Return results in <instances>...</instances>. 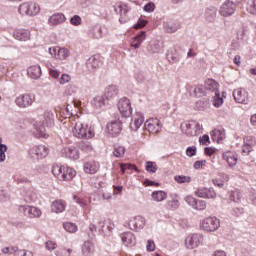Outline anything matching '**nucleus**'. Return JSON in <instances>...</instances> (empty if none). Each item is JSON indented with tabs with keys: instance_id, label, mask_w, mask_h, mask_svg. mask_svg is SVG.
I'll return each instance as SVG.
<instances>
[{
	"instance_id": "nucleus-61",
	"label": "nucleus",
	"mask_w": 256,
	"mask_h": 256,
	"mask_svg": "<svg viewBox=\"0 0 256 256\" xmlns=\"http://www.w3.org/2000/svg\"><path fill=\"white\" fill-rule=\"evenodd\" d=\"M215 15H217V12L215 10L206 11V17L208 21H215Z\"/></svg>"
},
{
	"instance_id": "nucleus-52",
	"label": "nucleus",
	"mask_w": 256,
	"mask_h": 256,
	"mask_svg": "<svg viewBox=\"0 0 256 256\" xmlns=\"http://www.w3.org/2000/svg\"><path fill=\"white\" fill-rule=\"evenodd\" d=\"M193 92L195 97H201L205 93V87L203 85L195 86Z\"/></svg>"
},
{
	"instance_id": "nucleus-19",
	"label": "nucleus",
	"mask_w": 256,
	"mask_h": 256,
	"mask_svg": "<svg viewBox=\"0 0 256 256\" xmlns=\"http://www.w3.org/2000/svg\"><path fill=\"white\" fill-rule=\"evenodd\" d=\"M129 227L132 231H137V229H143L145 227V218L142 216H136L129 222Z\"/></svg>"
},
{
	"instance_id": "nucleus-35",
	"label": "nucleus",
	"mask_w": 256,
	"mask_h": 256,
	"mask_svg": "<svg viewBox=\"0 0 256 256\" xmlns=\"http://www.w3.org/2000/svg\"><path fill=\"white\" fill-rule=\"evenodd\" d=\"M84 171L85 173H89L90 175H93L99 171V166L95 162H87L84 164Z\"/></svg>"
},
{
	"instance_id": "nucleus-10",
	"label": "nucleus",
	"mask_w": 256,
	"mask_h": 256,
	"mask_svg": "<svg viewBox=\"0 0 256 256\" xmlns=\"http://www.w3.org/2000/svg\"><path fill=\"white\" fill-rule=\"evenodd\" d=\"M235 11H237V4L231 0L224 2L220 7V15H222V17H231Z\"/></svg>"
},
{
	"instance_id": "nucleus-48",
	"label": "nucleus",
	"mask_w": 256,
	"mask_h": 256,
	"mask_svg": "<svg viewBox=\"0 0 256 256\" xmlns=\"http://www.w3.org/2000/svg\"><path fill=\"white\" fill-rule=\"evenodd\" d=\"M175 181L177 183H191V177L190 176H183V175H176L174 177Z\"/></svg>"
},
{
	"instance_id": "nucleus-18",
	"label": "nucleus",
	"mask_w": 256,
	"mask_h": 256,
	"mask_svg": "<svg viewBox=\"0 0 256 256\" xmlns=\"http://www.w3.org/2000/svg\"><path fill=\"white\" fill-rule=\"evenodd\" d=\"M65 14L56 13L49 17L48 24L52 27H57V25H63V22L66 21Z\"/></svg>"
},
{
	"instance_id": "nucleus-24",
	"label": "nucleus",
	"mask_w": 256,
	"mask_h": 256,
	"mask_svg": "<svg viewBox=\"0 0 256 256\" xmlns=\"http://www.w3.org/2000/svg\"><path fill=\"white\" fill-rule=\"evenodd\" d=\"M205 89L208 93H213V95H219V83L213 79H208L205 82Z\"/></svg>"
},
{
	"instance_id": "nucleus-9",
	"label": "nucleus",
	"mask_w": 256,
	"mask_h": 256,
	"mask_svg": "<svg viewBox=\"0 0 256 256\" xmlns=\"http://www.w3.org/2000/svg\"><path fill=\"white\" fill-rule=\"evenodd\" d=\"M203 243V235L201 234H191L185 239V245L187 249H195Z\"/></svg>"
},
{
	"instance_id": "nucleus-47",
	"label": "nucleus",
	"mask_w": 256,
	"mask_h": 256,
	"mask_svg": "<svg viewBox=\"0 0 256 256\" xmlns=\"http://www.w3.org/2000/svg\"><path fill=\"white\" fill-rule=\"evenodd\" d=\"M145 169L148 173H157V163L148 161L146 162Z\"/></svg>"
},
{
	"instance_id": "nucleus-33",
	"label": "nucleus",
	"mask_w": 256,
	"mask_h": 256,
	"mask_svg": "<svg viewBox=\"0 0 256 256\" xmlns=\"http://www.w3.org/2000/svg\"><path fill=\"white\" fill-rule=\"evenodd\" d=\"M75 175H77V172L73 168L64 167L61 179H63V181H71Z\"/></svg>"
},
{
	"instance_id": "nucleus-51",
	"label": "nucleus",
	"mask_w": 256,
	"mask_h": 256,
	"mask_svg": "<svg viewBox=\"0 0 256 256\" xmlns=\"http://www.w3.org/2000/svg\"><path fill=\"white\" fill-rule=\"evenodd\" d=\"M206 207H207V202H205L204 200H196L194 209H196L197 211H205Z\"/></svg>"
},
{
	"instance_id": "nucleus-7",
	"label": "nucleus",
	"mask_w": 256,
	"mask_h": 256,
	"mask_svg": "<svg viewBox=\"0 0 256 256\" xmlns=\"http://www.w3.org/2000/svg\"><path fill=\"white\" fill-rule=\"evenodd\" d=\"M118 109L122 117H129L133 113V108H131V100L127 97H123L118 101Z\"/></svg>"
},
{
	"instance_id": "nucleus-3",
	"label": "nucleus",
	"mask_w": 256,
	"mask_h": 256,
	"mask_svg": "<svg viewBox=\"0 0 256 256\" xmlns=\"http://www.w3.org/2000/svg\"><path fill=\"white\" fill-rule=\"evenodd\" d=\"M41 7L35 2H24L18 8V13L20 15H27L28 17H35L39 15Z\"/></svg>"
},
{
	"instance_id": "nucleus-34",
	"label": "nucleus",
	"mask_w": 256,
	"mask_h": 256,
	"mask_svg": "<svg viewBox=\"0 0 256 256\" xmlns=\"http://www.w3.org/2000/svg\"><path fill=\"white\" fill-rule=\"evenodd\" d=\"M224 161H227L229 167H235L237 165V155L229 152L223 155Z\"/></svg>"
},
{
	"instance_id": "nucleus-38",
	"label": "nucleus",
	"mask_w": 256,
	"mask_h": 256,
	"mask_svg": "<svg viewBox=\"0 0 256 256\" xmlns=\"http://www.w3.org/2000/svg\"><path fill=\"white\" fill-rule=\"evenodd\" d=\"M150 53H159L161 51V43L159 41H152L148 46Z\"/></svg>"
},
{
	"instance_id": "nucleus-12",
	"label": "nucleus",
	"mask_w": 256,
	"mask_h": 256,
	"mask_svg": "<svg viewBox=\"0 0 256 256\" xmlns=\"http://www.w3.org/2000/svg\"><path fill=\"white\" fill-rule=\"evenodd\" d=\"M123 127L120 120H114L107 124L106 132L112 137H117L121 133Z\"/></svg>"
},
{
	"instance_id": "nucleus-31",
	"label": "nucleus",
	"mask_w": 256,
	"mask_h": 256,
	"mask_svg": "<svg viewBox=\"0 0 256 256\" xmlns=\"http://www.w3.org/2000/svg\"><path fill=\"white\" fill-rule=\"evenodd\" d=\"M24 201L26 203H35L37 201V193L31 188L27 189L24 194Z\"/></svg>"
},
{
	"instance_id": "nucleus-56",
	"label": "nucleus",
	"mask_w": 256,
	"mask_h": 256,
	"mask_svg": "<svg viewBox=\"0 0 256 256\" xmlns=\"http://www.w3.org/2000/svg\"><path fill=\"white\" fill-rule=\"evenodd\" d=\"M125 155V147L118 146L114 149V156L115 157H123Z\"/></svg>"
},
{
	"instance_id": "nucleus-46",
	"label": "nucleus",
	"mask_w": 256,
	"mask_h": 256,
	"mask_svg": "<svg viewBox=\"0 0 256 256\" xmlns=\"http://www.w3.org/2000/svg\"><path fill=\"white\" fill-rule=\"evenodd\" d=\"M63 227L68 233H77V226L71 222H65Z\"/></svg>"
},
{
	"instance_id": "nucleus-49",
	"label": "nucleus",
	"mask_w": 256,
	"mask_h": 256,
	"mask_svg": "<svg viewBox=\"0 0 256 256\" xmlns=\"http://www.w3.org/2000/svg\"><path fill=\"white\" fill-rule=\"evenodd\" d=\"M212 97L214 107H219L220 105H223V98H221L220 92H218V94L212 95Z\"/></svg>"
},
{
	"instance_id": "nucleus-20",
	"label": "nucleus",
	"mask_w": 256,
	"mask_h": 256,
	"mask_svg": "<svg viewBox=\"0 0 256 256\" xmlns=\"http://www.w3.org/2000/svg\"><path fill=\"white\" fill-rule=\"evenodd\" d=\"M144 121H145V117H143V114L141 112H136L132 122L130 123V129L132 131H137V129H139V127L143 125Z\"/></svg>"
},
{
	"instance_id": "nucleus-59",
	"label": "nucleus",
	"mask_w": 256,
	"mask_h": 256,
	"mask_svg": "<svg viewBox=\"0 0 256 256\" xmlns=\"http://www.w3.org/2000/svg\"><path fill=\"white\" fill-rule=\"evenodd\" d=\"M134 77L137 83H144L146 81L145 74L143 72H137Z\"/></svg>"
},
{
	"instance_id": "nucleus-40",
	"label": "nucleus",
	"mask_w": 256,
	"mask_h": 256,
	"mask_svg": "<svg viewBox=\"0 0 256 256\" xmlns=\"http://www.w3.org/2000/svg\"><path fill=\"white\" fill-rule=\"evenodd\" d=\"M67 57H69V50L67 48H61L58 46V54L56 59L64 61V59H67Z\"/></svg>"
},
{
	"instance_id": "nucleus-36",
	"label": "nucleus",
	"mask_w": 256,
	"mask_h": 256,
	"mask_svg": "<svg viewBox=\"0 0 256 256\" xmlns=\"http://www.w3.org/2000/svg\"><path fill=\"white\" fill-rule=\"evenodd\" d=\"M151 197H152L153 201H157L159 203V202L165 201V199H167V192H165L163 190L154 191V192H152Z\"/></svg>"
},
{
	"instance_id": "nucleus-39",
	"label": "nucleus",
	"mask_w": 256,
	"mask_h": 256,
	"mask_svg": "<svg viewBox=\"0 0 256 256\" xmlns=\"http://www.w3.org/2000/svg\"><path fill=\"white\" fill-rule=\"evenodd\" d=\"M78 147L84 153H91V151H93V147L91 146V142H89V141H86V142L82 141V142H80Z\"/></svg>"
},
{
	"instance_id": "nucleus-64",
	"label": "nucleus",
	"mask_w": 256,
	"mask_h": 256,
	"mask_svg": "<svg viewBox=\"0 0 256 256\" xmlns=\"http://www.w3.org/2000/svg\"><path fill=\"white\" fill-rule=\"evenodd\" d=\"M16 256H33V254L31 253V251H27V250H18L16 252Z\"/></svg>"
},
{
	"instance_id": "nucleus-42",
	"label": "nucleus",
	"mask_w": 256,
	"mask_h": 256,
	"mask_svg": "<svg viewBox=\"0 0 256 256\" xmlns=\"http://www.w3.org/2000/svg\"><path fill=\"white\" fill-rule=\"evenodd\" d=\"M64 169H65V167H63V166L54 165V166L52 167V173H53V175H55V177H57L58 179H62V175H63Z\"/></svg>"
},
{
	"instance_id": "nucleus-58",
	"label": "nucleus",
	"mask_w": 256,
	"mask_h": 256,
	"mask_svg": "<svg viewBox=\"0 0 256 256\" xmlns=\"http://www.w3.org/2000/svg\"><path fill=\"white\" fill-rule=\"evenodd\" d=\"M186 155L187 157H195V155H197V147L196 146L188 147L186 149Z\"/></svg>"
},
{
	"instance_id": "nucleus-4",
	"label": "nucleus",
	"mask_w": 256,
	"mask_h": 256,
	"mask_svg": "<svg viewBox=\"0 0 256 256\" xmlns=\"http://www.w3.org/2000/svg\"><path fill=\"white\" fill-rule=\"evenodd\" d=\"M221 227V221L215 216H209L202 221V229L208 233L217 231Z\"/></svg>"
},
{
	"instance_id": "nucleus-55",
	"label": "nucleus",
	"mask_w": 256,
	"mask_h": 256,
	"mask_svg": "<svg viewBox=\"0 0 256 256\" xmlns=\"http://www.w3.org/2000/svg\"><path fill=\"white\" fill-rule=\"evenodd\" d=\"M60 85H67V83H71V76L69 74H62L59 79Z\"/></svg>"
},
{
	"instance_id": "nucleus-13",
	"label": "nucleus",
	"mask_w": 256,
	"mask_h": 256,
	"mask_svg": "<svg viewBox=\"0 0 256 256\" xmlns=\"http://www.w3.org/2000/svg\"><path fill=\"white\" fill-rule=\"evenodd\" d=\"M144 127L149 133H159L161 131V121L157 118H150L145 122Z\"/></svg>"
},
{
	"instance_id": "nucleus-62",
	"label": "nucleus",
	"mask_w": 256,
	"mask_h": 256,
	"mask_svg": "<svg viewBox=\"0 0 256 256\" xmlns=\"http://www.w3.org/2000/svg\"><path fill=\"white\" fill-rule=\"evenodd\" d=\"M5 201H9V194L5 190H0V203H5Z\"/></svg>"
},
{
	"instance_id": "nucleus-6",
	"label": "nucleus",
	"mask_w": 256,
	"mask_h": 256,
	"mask_svg": "<svg viewBox=\"0 0 256 256\" xmlns=\"http://www.w3.org/2000/svg\"><path fill=\"white\" fill-rule=\"evenodd\" d=\"M35 102V95L33 94H22L15 99V103L21 109L31 107Z\"/></svg>"
},
{
	"instance_id": "nucleus-27",
	"label": "nucleus",
	"mask_w": 256,
	"mask_h": 256,
	"mask_svg": "<svg viewBox=\"0 0 256 256\" xmlns=\"http://www.w3.org/2000/svg\"><path fill=\"white\" fill-rule=\"evenodd\" d=\"M65 207H67L65 200H55L51 204V211L53 213H63V211H65Z\"/></svg>"
},
{
	"instance_id": "nucleus-30",
	"label": "nucleus",
	"mask_w": 256,
	"mask_h": 256,
	"mask_svg": "<svg viewBox=\"0 0 256 256\" xmlns=\"http://www.w3.org/2000/svg\"><path fill=\"white\" fill-rule=\"evenodd\" d=\"M92 105L96 107V109H101L107 105V98H105L103 95H98L93 98Z\"/></svg>"
},
{
	"instance_id": "nucleus-63",
	"label": "nucleus",
	"mask_w": 256,
	"mask_h": 256,
	"mask_svg": "<svg viewBox=\"0 0 256 256\" xmlns=\"http://www.w3.org/2000/svg\"><path fill=\"white\" fill-rule=\"evenodd\" d=\"M147 25V20L139 19L138 22L134 25V29H143Z\"/></svg>"
},
{
	"instance_id": "nucleus-44",
	"label": "nucleus",
	"mask_w": 256,
	"mask_h": 256,
	"mask_svg": "<svg viewBox=\"0 0 256 256\" xmlns=\"http://www.w3.org/2000/svg\"><path fill=\"white\" fill-rule=\"evenodd\" d=\"M241 191L235 190L230 193V201H234V203H240L241 202Z\"/></svg>"
},
{
	"instance_id": "nucleus-60",
	"label": "nucleus",
	"mask_w": 256,
	"mask_h": 256,
	"mask_svg": "<svg viewBox=\"0 0 256 256\" xmlns=\"http://www.w3.org/2000/svg\"><path fill=\"white\" fill-rule=\"evenodd\" d=\"M70 23H71V25H74V26L81 25V16H79V15H74V16L70 19Z\"/></svg>"
},
{
	"instance_id": "nucleus-32",
	"label": "nucleus",
	"mask_w": 256,
	"mask_h": 256,
	"mask_svg": "<svg viewBox=\"0 0 256 256\" xmlns=\"http://www.w3.org/2000/svg\"><path fill=\"white\" fill-rule=\"evenodd\" d=\"M211 139L216 141V143H221L225 139V130L215 129L211 133Z\"/></svg>"
},
{
	"instance_id": "nucleus-22",
	"label": "nucleus",
	"mask_w": 256,
	"mask_h": 256,
	"mask_svg": "<svg viewBox=\"0 0 256 256\" xmlns=\"http://www.w3.org/2000/svg\"><path fill=\"white\" fill-rule=\"evenodd\" d=\"M62 155H65L67 159H72L73 161H77L79 159V150L75 147H68L62 150Z\"/></svg>"
},
{
	"instance_id": "nucleus-43",
	"label": "nucleus",
	"mask_w": 256,
	"mask_h": 256,
	"mask_svg": "<svg viewBox=\"0 0 256 256\" xmlns=\"http://www.w3.org/2000/svg\"><path fill=\"white\" fill-rule=\"evenodd\" d=\"M167 59L169 63H179V55H177V49H174L167 54Z\"/></svg>"
},
{
	"instance_id": "nucleus-23",
	"label": "nucleus",
	"mask_w": 256,
	"mask_h": 256,
	"mask_svg": "<svg viewBox=\"0 0 256 256\" xmlns=\"http://www.w3.org/2000/svg\"><path fill=\"white\" fill-rule=\"evenodd\" d=\"M119 95V88L116 85H109L105 88L104 97L109 101V99H115Z\"/></svg>"
},
{
	"instance_id": "nucleus-11",
	"label": "nucleus",
	"mask_w": 256,
	"mask_h": 256,
	"mask_svg": "<svg viewBox=\"0 0 256 256\" xmlns=\"http://www.w3.org/2000/svg\"><path fill=\"white\" fill-rule=\"evenodd\" d=\"M196 197H200L202 199H217V193L213 188H198L195 192Z\"/></svg>"
},
{
	"instance_id": "nucleus-57",
	"label": "nucleus",
	"mask_w": 256,
	"mask_h": 256,
	"mask_svg": "<svg viewBox=\"0 0 256 256\" xmlns=\"http://www.w3.org/2000/svg\"><path fill=\"white\" fill-rule=\"evenodd\" d=\"M184 201L190 205V207H192L193 209L195 208V205L197 203V199H195L193 196H186L184 198Z\"/></svg>"
},
{
	"instance_id": "nucleus-26",
	"label": "nucleus",
	"mask_w": 256,
	"mask_h": 256,
	"mask_svg": "<svg viewBox=\"0 0 256 256\" xmlns=\"http://www.w3.org/2000/svg\"><path fill=\"white\" fill-rule=\"evenodd\" d=\"M146 32L141 31L139 32L130 42V46L134 49H139L141 47V43H143V40L146 39Z\"/></svg>"
},
{
	"instance_id": "nucleus-50",
	"label": "nucleus",
	"mask_w": 256,
	"mask_h": 256,
	"mask_svg": "<svg viewBox=\"0 0 256 256\" xmlns=\"http://www.w3.org/2000/svg\"><path fill=\"white\" fill-rule=\"evenodd\" d=\"M167 205H168V209L175 211L179 209V200H177V198H173L172 200H169L167 202Z\"/></svg>"
},
{
	"instance_id": "nucleus-1",
	"label": "nucleus",
	"mask_w": 256,
	"mask_h": 256,
	"mask_svg": "<svg viewBox=\"0 0 256 256\" xmlns=\"http://www.w3.org/2000/svg\"><path fill=\"white\" fill-rule=\"evenodd\" d=\"M67 115L65 116V119H69L73 126L72 133L74 137H77L78 139H92L94 137L93 131H91V128L87 124H84L83 122L76 121L79 120V117H75L73 114H69V107L66 108Z\"/></svg>"
},
{
	"instance_id": "nucleus-37",
	"label": "nucleus",
	"mask_w": 256,
	"mask_h": 256,
	"mask_svg": "<svg viewBox=\"0 0 256 256\" xmlns=\"http://www.w3.org/2000/svg\"><path fill=\"white\" fill-rule=\"evenodd\" d=\"M82 253L83 255H91L95 253V246L92 244L91 241H85L82 246Z\"/></svg>"
},
{
	"instance_id": "nucleus-2",
	"label": "nucleus",
	"mask_w": 256,
	"mask_h": 256,
	"mask_svg": "<svg viewBox=\"0 0 256 256\" xmlns=\"http://www.w3.org/2000/svg\"><path fill=\"white\" fill-rule=\"evenodd\" d=\"M43 121L42 125H36V131L39 137L47 138V128L46 127H53V123L55 121V114L52 111H46L43 114Z\"/></svg>"
},
{
	"instance_id": "nucleus-15",
	"label": "nucleus",
	"mask_w": 256,
	"mask_h": 256,
	"mask_svg": "<svg viewBox=\"0 0 256 256\" xmlns=\"http://www.w3.org/2000/svg\"><path fill=\"white\" fill-rule=\"evenodd\" d=\"M120 239L125 247H135V243H137V238H135V234L132 232L120 234Z\"/></svg>"
},
{
	"instance_id": "nucleus-25",
	"label": "nucleus",
	"mask_w": 256,
	"mask_h": 256,
	"mask_svg": "<svg viewBox=\"0 0 256 256\" xmlns=\"http://www.w3.org/2000/svg\"><path fill=\"white\" fill-rule=\"evenodd\" d=\"M13 35L17 41H29L31 39V32L25 29H18L14 31Z\"/></svg>"
},
{
	"instance_id": "nucleus-14",
	"label": "nucleus",
	"mask_w": 256,
	"mask_h": 256,
	"mask_svg": "<svg viewBox=\"0 0 256 256\" xmlns=\"http://www.w3.org/2000/svg\"><path fill=\"white\" fill-rule=\"evenodd\" d=\"M256 145L255 136L244 137V145L242 146V154L249 155L253 151V147Z\"/></svg>"
},
{
	"instance_id": "nucleus-53",
	"label": "nucleus",
	"mask_w": 256,
	"mask_h": 256,
	"mask_svg": "<svg viewBox=\"0 0 256 256\" xmlns=\"http://www.w3.org/2000/svg\"><path fill=\"white\" fill-rule=\"evenodd\" d=\"M247 11L252 15H256V0H250L248 2Z\"/></svg>"
},
{
	"instance_id": "nucleus-54",
	"label": "nucleus",
	"mask_w": 256,
	"mask_h": 256,
	"mask_svg": "<svg viewBox=\"0 0 256 256\" xmlns=\"http://www.w3.org/2000/svg\"><path fill=\"white\" fill-rule=\"evenodd\" d=\"M120 169L123 174H125V171H127L129 169H134V171L139 172V169H137V166L131 165V164H120Z\"/></svg>"
},
{
	"instance_id": "nucleus-16",
	"label": "nucleus",
	"mask_w": 256,
	"mask_h": 256,
	"mask_svg": "<svg viewBox=\"0 0 256 256\" xmlns=\"http://www.w3.org/2000/svg\"><path fill=\"white\" fill-rule=\"evenodd\" d=\"M233 97L237 103H247L249 100V94L247 93V90L243 88L234 90Z\"/></svg>"
},
{
	"instance_id": "nucleus-45",
	"label": "nucleus",
	"mask_w": 256,
	"mask_h": 256,
	"mask_svg": "<svg viewBox=\"0 0 256 256\" xmlns=\"http://www.w3.org/2000/svg\"><path fill=\"white\" fill-rule=\"evenodd\" d=\"M64 93H65V95H66L67 97H71V96L75 95V93H77V85H75V84H70V85H68V86L66 87Z\"/></svg>"
},
{
	"instance_id": "nucleus-28",
	"label": "nucleus",
	"mask_w": 256,
	"mask_h": 256,
	"mask_svg": "<svg viewBox=\"0 0 256 256\" xmlns=\"http://www.w3.org/2000/svg\"><path fill=\"white\" fill-rule=\"evenodd\" d=\"M99 65H101V62L99 61V58L95 56H91L86 63L87 69L90 70L92 73L99 69Z\"/></svg>"
},
{
	"instance_id": "nucleus-17",
	"label": "nucleus",
	"mask_w": 256,
	"mask_h": 256,
	"mask_svg": "<svg viewBox=\"0 0 256 256\" xmlns=\"http://www.w3.org/2000/svg\"><path fill=\"white\" fill-rule=\"evenodd\" d=\"M24 215L30 219H39L41 217V210L35 206H24Z\"/></svg>"
},
{
	"instance_id": "nucleus-29",
	"label": "nucleus",
	"mask_w": 256,
	"mask_h": 256,
	"mask_svg": "<svg viewBox=\"0 0 256 256\" xmlns=\"http://www.w3.org/2000/svg\"><path fill=\"white\" fill-rule=\"evenodd\" d=\"M28 75L31 79H39L42 75L41 66L34 65L28 68Z\"/></svg>"
},
{
	"instance_id": "nucleus-21",
	"label": "nucleus",
	"mask_w": 256,
	"mask_h": 256,
	"mask_svg": "<svg viewBox=\"0 0 256 256\" xmlns=\"http://www.w3.org/2000/svg\"><path fill=\"white\" fill-rule=\"evenodd\" d=\"M163 27L166 33H177L181 29V23L177 21H166L163 23Z\"/></svg>"
},
{
	"instance_id": "nucleus-8",
	"label": "nucleus",
	"mask_w": 256,
	"mask_h": 256,
	"mask_svg": "<svg viewBox=\"0 0 256 256\" xmlns=\"http://www.w3.org/2000/svg\"><path fill=\"white\" fill-rule=\"evenodd\" d=\"M29 155L32 159H43L49 155V148L47 146H35L29 150Z\"/></svg>"
},
{
	"instance_id": "nucleus-5",
	"label": "nucleus",
	"mask_w": 256,
	"mask_h": 256,
	"mask_svg": "<svg viewBox=\"0 0 256 256\" xmlns=\"http://www.w3.org/2000/svg\"><path fill=\"white\" fill-rule=\"evenodd\" d=\"M201 125L197 123L196 121H190V122H183L180 125V129L182 133L189 136H195L197 135V129H200Z\"/></svg>"
},
{
	"instance_id": "nucleus-41",
	"label": "nucleus",
	"mask_w": 256,
	"mask_h": 256,
	"mask_svg": "<svg viewBox=\"0 0 256 256\" xmlns=\"http://www.w3.org/2000/svg\"><path fill=\"white\" fill-rule=\"evenodd\" d=\"M114 11L116 13H119L120 17V21H123V16L125 17V15H127V6L125 5H117L114 7Z\"/></svg>"
}]
</instances>
